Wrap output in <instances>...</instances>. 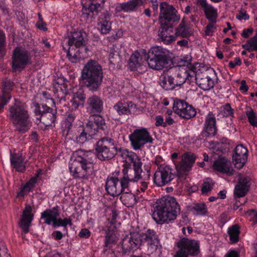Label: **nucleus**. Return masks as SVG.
<instances>
[{"mask_svg":"<svg viewBox=\"0 0 257 257\" xmlns=\"http://www.w3.org/2000/svg\"><path fill=\"white\" fill-rule=\"evenodd\" d=\"M95 155L91 151L80 149L74 153L75 158L71 160L69 168L75 178L88 179L93 170V159L96 156L100 161L109 160L117 154L116 142L113 139L104 137L99 140L95 146Z\"/></svg>","mask_w":257,"mask_h":257,"instance_id":"1","label":"nucleus"},{"mask_svg":"<svg viewBox=\"0 0 257 257\" xmlns=\"http://www.w3.org/2000/svg\"><path fill=\"white\" fill-rule=\"evenodd\" d=\"M180 211V205L176 199L169 196L157 199L151 205L152 217L158 224L174 220Z\"/></svg>","mask_w":257,"mask_h":257,"instance_id":"2","label":"nucleus"},{"mask_svg":"<svg viewBox=\"0 0 257 257\" xmlns=\"http://www.w3.org/2000/svg\"><path fill=\"white\" fill-rule=\"evenodd\" d=\"M160 9V27L158 36L164 44H168L174 40V37L170 33L172 32L174 26L180 20V16L176 14L177 11L174 7L166 2L161 3Z\"/></svg>","mask_w":257,"mask_h":257,"instance_id":"3","label":"nucleus"},{"mask_svg":"<svg viewBox=\"0 0 257 257\" xmlns=\"http://www.w3.org/2000/svg\"><path fill=\"white\" fill-rule=\"evenodd\" d=\"M103 79L101 65L95 60H89L81 70V83L89 91L94 92L100 89Z\"/></svg>","mask_w":257,"mask_h":257,"instance_id":"4","label":"nucleus"},{"mask_svg":"<svg viewBox=\"0 0 257 257\" xmlns=\"http://www.w3.org/2000/svg\"><path fill=\"white\" fill-rule=\"evenodd\" d=\"M9 112L8 116L16 131L24 134L30 129L31 122L25 103L15 99V103L9 105Z\"/></svg>","mask_w":257,"mask_h":257,"instance_id":"5","label":"nucleus"},{"mask_svg":"<svg viewBox=\"0 0 257 257\" xmlns=\"http://www.w3.org/2000/svg\"><path fill=\"white\" fill-rule=\"evenodd\" d=\"M143 238L146 241L159 239L153 230L148 229L146 233L142 234L137 231L131 232L121 240L122 254L125 255L134 253L142 245Z\"/></svg>","mask_w":257,"mask_h":257,"instance_id":"6","label":"nucleus"},{"mask_svg":"<svg viewBox=\"0 0 257 257\" xmlns=\"http://www.w3.org/2000/svg\"><path fill=\"white\" fill-rule=\"evenodd\" d=\"M142 165L141 160L126 164V166L122 170L123 176L121 178L124 186H126L128 188L131 182H136L141 179L147 180L150 179V167L144 166L146 171H143Z\"/></svg>","mask_w":257,"mask_h":257,"instance_id":"7","label":"nucleus"},{"mask_svg":"<svg viewBox=\"0 0 257 257\" xmlns=\"http://www.w3.org/2000/svg\"><path fill=\"white\" fill-rule=\"evenodd\" d=\"M189 75L184 67L180 66L174 67L167 73L160 76L159 83L165 90H172L184 84L188 78Z\"/></svg>","mask_w":257,"mask_h":257,"instance_id":"8","label":"nucleus"},{"mask_svg":"<svg viewBox=\"0 0 257 257\" xmlns=\"http://www.w3.org/2000/svg\"><path fill=\"white\" fill-rule=\"evenodd\" d=\"M170 60L169 51L160 46L151 48L147 54L148 65L150 68L155 70H161L166 67Z\"/></svg>","mask_w":257,"mask_h":257,"instance_id":"9","label":"nucleus"},{"mask_svg":"<svg viewBox=\"0 0 257 257\" xmlns=\"http://www.w3.org/2000/svg\"><path fill=\"white\" fill-rule=\"evenodd\" d=\"M32 62L30 52L20 47H17L13 51L12 68L13 72L21 71Z\"/></svg>","mask_w":257,"mask_h":257,"instance_id":"10","label":"nucleus"},{"mask_svg":"<svg viewBox=\"0 0 257 257\" xmlns=\"http://www.w3.org/2000/svg\"><path fill=\"white\" fill-rule=\"evenodd\" d=\"M34 112L36 115L39 116L37 119L46 126H54L57 118V109L48 106L46 104H34Z\"/></svg>","mask_w":257,"mask_h":257,"instance_id":"11","label":"nucleus"},{"mask_svg":"<svg viewBox=\"0 0 257 257\" xmlns=\"http://www.w3.org/2000/svg\"><path fill=\"white\" fill-rule=\"evenodd\" d=\"M132 147L134 150H141L145 145L152 144L154 141L150 133L145 127L135 129L129 135Z\"/></svg>","mask_w":257,"mask_h":257,"instance_id":"12","label":"nucleus"},{"mask_svg":"<svg viewBox=\"0 0 257 257\" xmlns=\"http://www.w3.org/2000/svg\"><path fill=\"white\" fill-rule=\"evenodd\" d=\"M179 249L174 257L196 256L200 252L199 242L198 240L183 238L178 242Z\"/></svg>","mask_w":257,"mask_h":257,"instance_id":"13","label":"nucleus"},{"mask_svg":"<svg viewBox=\"0 0 257 257\" xmlns=\"http://www.w3.org/2000/svg\"><path fill=\"white\" fill-rule=\"evenodd\" d=\"M169 165L162 164L158 167L154 175V182L158 186L168 184L176 176Z\"/></svg>","mask_w":257,"mask_h":257,"instance_id":"14","label":"nucleus"},{"mask_svg":"<svg viewBox=\"0 0 257 257\" xmlns=\"http://www.w3.org/2000/svg\"><path fill=\"white\" fill-rule=\"evenodd\" d=\"M196 159V155L190 152L183 154L181 161L175 165L177 175L179 178L184 177L191 170Z\"/></svg>","mask_w":257,"mask_h":257,"instance_id":"15","label":"nucleus"},{"mask_svg":"<svg viewBox=\"0 0 257 257\" xmlns=\"http://www.w3.org/2000/svg\"><path fill=\"white\" fill-rule=\"evenodd\" d=\"M173 109L176 114L186 119L194 117L196 113L192 106L189 105L184 100L178 98L174 99Z\"/></svg>","mask_w":257,"mask_h":257,"instance_id":"16","label":"nucleus"},{"mask_svg":"<svg viewBox=\"0 0 257 257\" xmlns=\"http://www.w3.org/2000/svg\"><path fill=\"white\" fill-rule=\"evenodd\" d=\"M107 193L110 196L114 197L120 195L125 190L128 191L126 186L122 184V180L117 177L108 176L105 185Z\"/></svg>","mask_w":257,"mask_h":257,"instance_id":"17","label":"nucleus"},{"mask_svg":"<svg viewBox=\"0 0 257 257\" xmlns=\"http://www.w3.org/2000/svg\"><path fill=\"white\" fill-rule=\"evenodd\" d=\"M86 106L90 114H100L103 109V101L100 96L93 94L87 99Z\"/></svg>","mask_w":257,"mask_h":257,"instance_id":"18","label":"nucleus"},{"mask_svg":"<svg viewBox=\"0 0 257 257\" xmlns=\"http://www.w3.org/2000/svg\"><path fill=\"white\" fill-rule=\"evenodd\" d=\"M32 210L33 208L30 205L27 204L25 205L19 223L20 228L24 233H27L29 231V227L34 216Z\"/></svg>","mask_w":257,"mask_h":257,"instance_id":"19","label":"nucleus"},{"mask_svg":"<svg viewBox=\"0 0 257 257\" xmlns=\"http://www.w3.org/2000/svg\"><path fill=\"white\" fill-rule=\"evenodd\" d=\"M232 160L235 162V167L239 169L244 165L248 155V150L242 145H237L234 150Z\"/></svg>","mask_w":257,"mask_h":257,"instance_id":"20","label":"nucleus"},{"mask_svg":"<svg viewBox=\"0 0 257 257\" xmlns=\"http://www.w3.org/2000/svg\"><path fill=\"white\" fill-rule=\"evenodd\" d=\"M212 169L227 176L234 174V170L231 167L230 162L224 157L219 156L217 160L214 162Z\"/></svg>","mask_w":257,"mask_h":257,"instance_id":"21","label":"nucleus"},{"mask_svg":"<svg viewBox=\"0 0 257 257\" xmlns=\"http://www.w3.org/2000/svg\"><path fill=\"white\" fill-rule=\"evenodd\" d=\"M14 86V83L10 80L5 79L3 82V91L0 94V112L3 111V108L10 99L11 96L9 94Z\"/></svg>","mask_w":257,"mask_h":257,"instance_id":"22","label":"nucleus"},{"mask_svg":"<svg viewBox=\"0 0 257 257\" xmlns=\"http://www.w3.org/2000/svg\"><path fill=\"white\" fill-rule=\"evenodd\" d=\"M145 0H130L127 2L118 4L115 10L117 12L125 13L136 11L138 7L143 5Z\"/></svg>","mask_w":257,"mask_h":257,"instance_id":"23","label":"nucleus"},{"mask_svg":"<svg viewBox=\"0 0 257 257\" xmlns=\"http://www.w3.org/2000/svg\"><path fill=\"white\" fill-rule=\"evenodd\" d=\"M250 178L247 177H240L237 185L235 186L234 194L238 198L244 196L250 187Z\"/></svg>","mask_w":257,"mask_h":257,"instance_id":"24","label":"nucleus"},{"mask_svg":"<svg viewBox=\"0 0 257 257\" xmlns=\"http://www.w3.org/2000/svg\"><path fill=\"white\" fill-rule=\"evenodd\" d=\"M59 215V207L58 206H56L51 209H47L42 212L41 213V219L44 220V223L53 225Z\"/></svg>","mask_w":257,"mask_h":257,"instance_id":"25","label":"nucleus"},{"mask_svg":"<svg viewBox=\"0 0 257 257\" xmlns=\"http://www.w3.org/2000/svg\"><path fill=\"white\" fill-rule=\"evenodd\" d=\"M136 105L132 101H119L113 106V109L119 115H130L131 109L136 108Z\"/></svg>","mask_w":257,"mask_h":257,"instance_id":"26","label":"nucleus"},{"mask_svg":"<svg viewBox=\"0 0 257 257\" xmlns=\"http://www.w3.org/2000/svg\"><path fill=\"white\" fill-rule=\"evenodd\" d=\"M68 40L66 42L69 47L74 45L76 48H79L84 45V37L81 31L71 32L68 36Z\"/></svg>","mask_w":257,"mask_h":257,"instance_id":"27","label":"nucleus"},{"mask_svg":"<svg viewBox=\"0 0 257 257\" xmlns=\"http://www.w3.org/2000/svg\"><path fill=\"white\" fill-rule=\"evenodd\" d=\"M98 26L102 34L106 35L109 33L111 29V22L110 16L107 12L103 13L99 18Z\"/></svg>","mask_w":257,"mask_h":257,"instance_id":"28","label":"nucleus"},{"mask_svg":"<svg viewBox=\"0 0 257 257\" xmlns=\"http://www.w3.org/2000/svg\"><path fill=\"white\" fill-rule=\"evenodd\" d=\"M86 99V95L84 90L79 88L76 92H74L73 97L71 101L72 107L74 109L78 108L80 106H83Z\"/></svg>","mask_w":257,"mask_h":257,"instance_id":"29","label":"nucleus"},{"mask_svg":"<svg viewBox=\"0 0 257 257\" xmlns=\"http://www.w3.org/2000/svg\"><path fill=\"white\" fill-rule=\"evenodd\" d=\"M24 157L21 154H14L11 155V163L16 170L20 172H24L26 167L24 163Z\"/></svg>","mask_w":257,"mask_h":257,"instance_id":"30","label":"nucleus"},{"mask_svg":"<svg viewBox=\"0 0 257 257\" xmlns=\"http://www.w3.org/2000/svg\"><path fill=\"white\" fill-rule=\"evenodd\" d=\"M121 194L120 200L127 207L134 206L138 202L135 195L131 193L129 190H125Z\"/></svg>","mask_w":257,"mask_h":257,"instance_id":"31","label":"nucleus"},{"mask_svg":"<svg viewBox=\"0 0 257 257\" xmlns=\"http://www.w3.org/2000/svg\"><path fill=\"white\" fill-rule=\"evenodd\" d=\"M91 137L92 136L89 135V133L86 131L84 126L81 125L76 130L74 140L77 144H83Z\"/></svg>","mask_w":257,"mask_h":257,"instance_id":"32","label":"nucleus"},{"mask_svg":"<svg viewBox=\"0 0 257 257\" xmlns=\"http://www.w3.org/2000/svg\"><path fill=\"white\" fill-rule=\"evenodd\" d=\"M117 154L123 159L128 158L130 163L141 160V158L135 153L129 151L128 150L123 148L117 149Z\"/></svg>","mask_w":257,"mask_h":257,"instance_id":"33","label":"nucleus"},{"mask_svg":"<svg viewBox=\"0 0 257 257\" xmlns=\"http://www.w3.org/2000/svg\"><path fill=\"white\" fill-rule=\"evenodd\" d=\"M176 37H180L183 38L188 39L192 35V31L189 27L183 24H179L175 30Z\"/></svg>","mask_w":257,"mask_h":257,"instance_id":"34","label":"nucleus"},{"mask_svg":"<svg viewBox=\"0 0 257 257\" xmlns=\"http://www.w3.org/2000/svg\"><path fill=\"white\" fill-rule=\"evenodd\" d=\"M189 208L195 215H204L207 212V208L206 204L202 202L194 203L189 206Z\"/></svg>","mask_w":257,"mask_h":257,"instance_id":"35","label":"nucleus"},{"mask_svg":"<svg viewBox=\"0 0 257 257\" xmlns=\"http://www.w3.org/2000/svg\"><path fill=\"white\" fill-rule=\"evenodd\" d=\"M109 62L113 67H120L121 64V58L114 48H110L109 55Z\"/></svg>","mask_w":257,"mask_h":257,"instance_id":"36","label":"nucleus"},{"mask_svg":"<svg viewBox=\"0 0 257 257\" xmlns=\"http://www.w3.org/2000/svg\"><path fill=\"white\" fill-rule=\"evenodd\" d=\"M140 56V53L136 52L130 57L128 65L131 71H139L138 69L141 66V63L140 62V60L141 59Z\"/></svg>","mask_w":257,"mask_h":257,"instance_id":"37","label":"nucleus"},{"mask_svg":"<svg viewBox=\"0 0 257 257\" xmlns=\"http://www.w3.org/2000/svg\"><path fill=\"white\" fill-rule=\"evenodd\" d=\"M118 240V237L116 235V233L112 231L108 230L106 232L105 246L106 247H111V244L116 242Z\"/></svg>","mask_w":257,"mask_h":257,"instance_id":"38","label":"nucleus"},{"mask_svg":"<svg viewBox=\"0 0 257 257\" xmlns=\"http://www.w3.org/2000/svg\"><path fill=\"white\" fill-rule=\"evenodd\" d=\"M148 244V250L150 253H153L158 250L161 253L162 245L160 244L159 239L147 241Z\"/></svg>","mask_w":257,"mask_h":257,"instance_id":"39","label":"nucleus"},{"mask_svg":"<svg viewBox=\"0 0 257 257\" xmlns=\"http://www.w3.org/2000/svg\"><path fill=\"white\" fill-rule=\"evenodd\" d=\"M92 115L98 131L99 130L105 131L107 129V125L105 123V120L101 115L98 114H92Z\"/></svg>","mask_w":257,"mask_h":257,"instance_id":"40","label":"nucleus"},{"mask_svg":"<svg viewBox=\"0 0 257 257\" xmlns=\"http://www.w3.org/2000/svg\"><path fill=\"white\" fill-rule=\"evenodd\" d=\"M239 232V228L237 225H234L228 228V233L229 235V238L232 243H235L238 241Z\"/></svg>","mask_w":257,"mask_h":257,"instance_id":"41","label":"nucleus"},{"mask_svg":"<svg viewBox=\"0 0 257 257\" xmlns=\"http://www.w3.org/2000/svg\"><path fill=\"white\" fill-rule=\"evenodd\" d=\"M84 128L86 131L89 133V135L91 136L95 135L98 131L93 116L89 118Z\"/></svg>","mask_w":257,"mask_h":257,"instance_id":"42","label":"nucleus"},{"mask_svg":"<svg viewBox=\"0 0 257 257\" xmlns=\"http://www.w3.org/2000/svg\"><path fill=\"white\" fill-rule=\"evenodd\" d=\"M209 114H208L205 119V122L204 124V128L202 131L201 134L199 135V139L201 140H203L204 143L208 142L207 139L209 137Z\"/></svg>","mask_w":257,"mask_h":257,"instance_id":"43","label":"nucleus"},{"mask_svg":"<svg viewBox=\"0 0 257 257\" xmlns=\"http://www.w3.org/2000/svg\"><path fill=\"white\" fill-rule=\"evenodd\" d=\"M38 177V174H37L36 175L31 178L28 182H27L24 186H23L21 188L24 190L26 193H28L31 191L32 189H33L35 187V185L36 184L37 182V178Z\"/></svg>","mask_w":257,"mask_h":257,"instance_id":"44","label":"nucleus"},{"mask_svg":"<svg viewBox=\"0 0 257 257\" xmlns=\"http://www.w3.org/2000/svg\"><path fill=\"white\" fill-rule=\"evenodd\" d=\"M196 4L200 11L204 12L206 18L209 20V5L206 0H196Z\"/></svg>","mask_w":257,"mask_h":257,"instance_id":"45","label":"nucleus"},{"mask_svg":"<svg viewBox=\"0 0 257 257\" xmlns=\"http://www.w3.org/2000/svg\"><path fill=\"white\" fill-rule=\"evenodd\" d=\"M217 17L216 10L210 6V32H213L215 29L214 24L216 23V19Z\"/></svg>","mask_w":257,"mask_h":257,"instance_id":"46","label":"nucleus"},{"mask_svg":"<svg viewBox=\"0 0 257 257\" xmlns=\"http://www.w3.org/2000/svg\"><path fill=\"white\" fill-rule=\"evenodd\" d=\"M248 118V121L250 124L253 126H257V118H256V114L252 109L247 110L245 112Z\"/></svg>","mask_w":257,"mask_h":257,"instance_id":"47","label":"nucleus"},{"mask_svg":"<svg viewBox=\"0 0 257 257\" xmlns=\"http://www.w3.org/2000/svg\"><path fill=\"white\" fill-rule=\"evenodd\" d=\"M210 113V135L215 136L217 134V128L216 126V119L212 116Z\"/></svg>","mask_w":257,"mask_h":257,"instance_id":"48","label":"nucleus"},{"mask_svg":"<svg viewBox=\"0 0 257 257\" xmlns=\"http://www.w3.org/2000/svg\"><path fill=\"white\" fill-rule=\"evenodd\" d=\"M243 213L247 214L250 217L249 220L253 224L257 223V211L254 209H250L244 211Z\"/></svg>","mask_w":257,"mask_h":257,"instance_id":"49","label":"nucleus"},{"mask_svg":"<svg viewBox=\"0 0 257 257\" xmlns=\"http://www.w3.org/2000/svg\"><path fill=\"white\" fill-rule=\"evenodd\" d=\"M0 257H11L5 242L0 240Z\"/></svg>","mask_w":257,"mask_h":257,"instance_id":"50","label":"nucleus"},{"mask_svg":"<svg viewBox=\"0 0 257 257\" xmlns=\"http://www.w3.org/2000/svg\"><path fill=\"white\" fill-rule=\"evenodd\" d=\"M218 82V78L215 70L210 67V88H213L214 85Z\"/></svg>","mask_w":257,"mask_h":257,"instance_id":"51","label":"nucleus"},{"mask_svg":"<svg viewBox=\"0 0 257 257\" xmlns=\"http://www.w3.org/2000/svg\"><path fill=\"white\" fill-rule=\"evenodd\" d=\"M63 49L67 53V57L68 59L72 63H77L79 61V58L78 57L76 54H74L73 55L70 53V47H69L68 49H66L64 47H63Z\"/></svg>","mask_w":257,"mask_h":257,"instance_id":"52","label":"nucleus"},{"mask_svg":"<svg viewBox=\"0 0 257 257\" xmlns=\"http://www.w3.org/2000/svg\"><path fill=\"white\" fill-rule=\"evenodd\" d=\"M187 68L188 69V70H187L186 69H185L187 71V73L189 74L187 79L190 81L192 80V78L194 77V76L196 75L195 73L197 70V68L195 66L190 63L189 64V65L187 66Z\"/></svg>","mask_w":257,"mask_h":257,"instance_id":"53","label":"nucleus"},{"mask_svg":"<svg viewBox=\"0 0 257 257\" xmlns=\"http://www.w3.org/2000/svg\"><path fill=\"white\" fill-rule=\"evenodd\" d=\"M82 16L87 19L93 18L94 14L91 13V11L88 9L87 5L83 6L82 9Z\"/></svg>","mask_w":257,"mask_h":257,"instance_id":"54","label":"nucleus"},{"mask_svg":"<svg viewBox=\"0 0 257 257\" xmlns=\"http://www.w3.org/2000/svg\"><path fill=\"white\" fill-rule=\"evenodd\" d=\"M223 115L227 117L232 116L233 114V109L231 108L230 104L226 103L223 107Z\"/></svg>","mask_w":257,"mask_h":257,"instance_id":"55","label":"nucleus"},{"mask_svg":"<svg viewBox=\"0 0 257 257\" xmlns=\"http://www.w3.org/2000/svg\"><path fill=\"white\" fill-rule=\"evenodd\" d=\"M75 118V116L74 114L72 113H70L67 115L66 118V122L67 123L66 124V126L68 129H70V127L72 126V123L74 121Z\"/></svg>","mask_w":257,"mask_h":257,"instance_id":"56","label":"nucleus"},{"mask_svg":"<svg viewBox=\"0 0 257 257\" xmlns=\"http://www.w3.org/2000/svg\"><path fill=\"white\" fill-rule=\"evenodd\" d=\"M156 122L155 125L156 126L166 127V123L164 120V118L162 115H157L155 118Z\"/></svg>","mask_w":257,"mask_h":257,"instance_id":"57","label":"nucleus"},{"mask_svg":"<svg viewBox=\"0 0 257 257\" xmlns=\"http://www.w3.org/2000/svg\"><path fill=\"white\" fill-rule=\"evenodd\" d=\"M91 234V232L86 228L82 229L79 232L78 235L80 237L88 238Z\"/></svg>","mask_w":257,"mask_h":257,"instance_id":"58","label":"nucleus"},{"mask_svg":"<svg viewBox=\"0 0 257 257\" xmlns=\"http://www.w3.org/2000/svg\"><path fill=\"white\" fill-rule=\"evenodd\" d=\"M100 6V4L98 3H90L87 6L88 9H89L91 13L95 15V13L96 14L97 13V9Z\"/></svg>","mask_w":257,"mask_h":257,"instance_id":"59","label":"nucleus"},{"mask_svg":"<svg viewBox=\"0 0 257 257\" xmlns=\"http://www.w3.org/2000/svg\"><path fill=\"white\" fill-rule=\"evenodd\" d=\"M239 15L236 16V18L238 20H247L249 19V16L246 13V12L243 9H241L239 13Z\"/></svg>","mask_w":257,"mask_h":257,"instance_id":"60","label":"nucleus"},{"mask_svg":"<svg viewBox=\"0 0 257 257\" xmlns=\"http://www.w3.org/2000/svg\"><path fill=\"white\" fill-rule=\"evenodd\" d=\"M5 36L0 33V56H3V51L5 49Z\"/></svg>","mask_w":257,"mask_h":257,"instance_id":"61","label":"nucleus"},{"mask_svg":"<svg viewBox=\"0 0 257 257\" xmlns=\"http://www.w3.org/2000/svg\"><path fill=\"white\" fill-rule=\"evenodd\" d=\"M247 43L253 45L254 50L257 51V35L256 34L253 37L248 40Z\"/></svg>","mask_w":257,"mask_h":257,"instance_id":"62","label":"nucleus"},{"mask_svg":"<svg viewBox=\"0 0 257 257\" xmlns=\"http://www.w3.org/2000/svg\"><path fill=\"white\" fill-rule=\"evenodd\" d=\"M52 237L56 240H59L61 239L64 236V234L60 231H54L52 233Z\"/></svg>","mask_w":257,"mask_h":257,"instance_id":"63","label":"nucleus"},{"mask_svg":"<svg viewBox=\"0 0 257 257\" xmlns=\"http://www.w3.org/2000/svg\"><path fill=\"white\" fill-rule=\"evenodd\" d=\"M241 64V59L239 57H236L234 61H230L229 66L231 68H234L236 66H240Z\"/></svg>","mask_w":257,"mask_h":257,"instance_id":"64","label":"nucleus"}]
</instances>
